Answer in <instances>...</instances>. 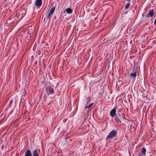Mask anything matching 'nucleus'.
<instances>
[{"label": "nucleus", "instance_id": "nucleus-1", "mask_svg": "<svg viewBox=\"0 0 156 156\" xmlns=\"http://www.w3.org/2000/svg\"><path fill=\"white\" fill-rule=\"evenodd\" d=\"M117 130H114L111 131L106 137V140H107L112 139L113 138L115 137L117 135Z\"/></svg>", "mask_w": 156, "mask_h": 156}, {"label": "nucleus", "instance_id": "nucleus-2", "mask_svg": "<svg viewBox=\"0 0 156 156\" xmlns=\"http://www.w3.org/2000/svg\"><path fill=\"white\" fill-rule=\"evenodd\" d=\"M46 91L48 95L52 94L54 93V89L52 88L51 86L49 85L46 87Z\"/></svg>", "mask_w": 156, "mask_h": 156}, {"label": "nucleus", "instance_id": "nucleus-3", "mask_svg": "<svg viewBox=\"0 0 156 156\" xmlns=\"http://www.w3.org/2000/svg\"><path fill=\"white\" fill-rule=\"evenodd\" d=\"M154 13V9H150L146 16L145 17L146 18H149V17L152 18L153 16Z\"/></svg>", "mask_w": 156, "mask_h": 156}, {"label": "nucleus", "instance_id": "nucleus-4", "mask_svg": "<svg viewBox=\"0 0 156 156\" xmlns=\"http://www.w3.org/2000/svg\"><path fill=\"white\" fill-rule=\"evenodd\" d=\"M137 71L136 70H132V72L130 74V76L132 79H134L136 78Z\"/></svg>", "mask_w": 156, "mask_h": 156}, {"label": "nucleus", "instance_id": "nucleus-5", "mask_svg": "<svg viewBox=\"0 0 156 156\" xmlns=\"http://www.w3.org/2000/svg\"><path fill=\"white\" fill-rule=\"evenodd\" d=\"M142 151L140 152L138 155V156H144L145 155L146 152V149L144 147L141 148Z\"/></svg>", "mask_w": 156, "mask_h": 156}, {"label": "nucleus", "instance_id": "nucleus-6", "mask_svg": "<svg viewBox=\"0 0 156 156\" xmlns=\"http://www.w3.org/2000/svg\"><path fill=\"white\" fill-rule=\"evenodd\" d=\"M52 14L48 12V11L45 14V17L46 20L49 21L51 20V18L52 16Z\"/></svg>", "mask_w": 156, "mask_h": 156}, {"label": "nucleus", "instance_id": "nucleus-7", "mask_svg": "<svg viewBox=\"0 0 156 156\" xmlns=\"http://www.w3.org/2000/svg\"><path fill=\"white\" fill-rule=\"evenodd\" d=\"M116 108H113L110 111V116L113 118L114 117L115 115L116 112Z\"/></svg>", "mask_w": 156, "mask_h": 156}, {"label": "nucleus", "instance_id": "nucleus-8", "mask_svg": "<svg viewBox=\"0 0 156 156\" xmlns=\"http://www.w3.org/2000/svg\"><path fill=\"white\" fill-rule=\"evenodd\" d=\"M42 3V0H36L35 2L34 5L40 7Z\"/></svg>", "mask_w": 156, "mask_h": 156}, {"label": "nucleus", "instance_id": "nucleus-9", "mask_svg": "<svg viewBox=\"0 0 156 156\" xmlns=\"http://www.w3.org/2000/svg\"><path fill=\"white\" fill-rule=\"evenodd\" d=\"M55 6L51 8L50 7L48 10V12L53 14L55 11Z\"/></svg>", "mask_w": 156, "mask_h": 156}, {"label": "nucleus", "instance_id": "nucleus-10", "mask_svg": "<svg viewBox=\"0 0 156 156\" xmlns=\"http://www.w3.org/2000/svg\"><path fill=\"white\" fill-rule=\"evenodd\" d=\"M25 156H32V153L30 150L28 149L27 150L25 153Z\"/></svg>", "mask_w": 156, "mask_h": 156}, {"label": "nucleus", "instance_id": "nucleus-11", "mask_svg": "<svg viewBox=\"0 0 156 156\" xmlns=\"http://www.w3.org/2000/svg\"><path fill=\"white\" fill-rule=\"evenodd\" d=\"M87 104L85 105V109H91V107L94 104L93 103H92L90 104L89 105L87 106Z\"/></svg>", "mask_w": 156, "mask_h": 156}, {"label": "nucleus", "instance_id": "nucleus-12", "mask_svg": "<svg viewBox=\"0 0 156 156\" xmlns=\"http://www.w3.org/2000/svg\"><path fill=\"white\" fill-rule=\"evenodd\" d=\"M33 156H39V154L37 153V149H35L33 152Z\"/></svg>", "mask_w": 156, "mask_h": 156}, {"label": "nucleus", "instance_id": "nucleus-13", "mask_svg": "<svg viewBox=\"0 0 156 156\" xmlns=\"http://www.w3.org/2000/svg\"><path fill=\"white\" fill-rule=\"evenodd\" d=\"M65 11L68 14H71L72 12V11L71 9L67 8L65 9Z\"/></svg>", "mask_w": 156, "mask_h": 156}, {"label": "nucleus", "instance_id": "nucleus-14", "mask_svg": "<svg viewBox=\"0 0 156 156\" xmlns=\"http://www.w3.org/2000/svg\"><path fill=\"white\" fill-rule=\"evenodd\" d=\"M130 5V3L129 2H126L125 5V9H127L129 7Z\"/></svg>", "mask_w": 156, "mask_h": 156}, {"label": "nucleus", "instance_id": "nucleus-15", "mask_svg": "<svg viewBox=\"0 0 156 156\" xmlns=\"http://www.w3.org/2000/svg\"><path fill=\"white\" fill-rule=\"evenodd\" d=\"M115 119L116 121L117 122H121V119L119 118V117L117 115H116Z\"/></svg>", "mask_w": 156, "mask_h": 156}, {"label": "nucleus", "instance_id": "nucleus-16", "mask_svg": "<svg viewBox=\"0 0 156 156\" xmlns=\"http://www.w3.org/2000/svg\"><path fill=\"white\" fill-rule=\"evenodd\" d=\"M137 66H138L137 65L136 63L134 62V66L133 67V69L136 70L137 71Z\"/></svg>", "mask_w": 156, "mask_h": 156}, {"label": "nucleus", "instance_id": "nucleus-17", "mask_svg": "<svg viewBox=\"0 0 156 156\" xmlns=\"http://www.w3.org/2000/svg\"><path fill=\"white\" fill-rule=\"evenodd\" d=\"M4 117V115H3L2 114H1V115H0V123L2 122V121L3 119V118Z\"/></svg>", "mask_w": 156, "mask_h": 156}, {"label": "nucleus", "instance_id": "nucleus-18", "mask_svg": "<svg viewBox=\"0 0 156 156\" xmlns=\"http://www.w3.org/2000/svg\"><path fill=\"white\" fill-rule=\"evenodd\" d=\"M47 96L45 94H44L43 96V98L44 99V101H45V99H46V98H47Z\"/></svg>", "mask_w": 156, "mask_h": 156}, {"label": "nucleus", "instance_id": "nucleus-19", "mask_svg": "<svg viewBox=\"0 0 156 156\" xmlns=\"http://www.w3.org/2000/svg\"><path fill=\"white\" fill-rule=\"evenodd\" d=\"M140 92H141V94L142 95L143 97H144V93L143 92H142V91H141Z\"/></svg>", "mask_w": 156, "mask_h": 156}, {"label": "nucleus", "instance_id": "nucleus-20", "mask_svg": "<svg viewBox=\"0 0 156 156\" xmlns=\"http://www.w3.org/2000/svg\"><path fill=\"white\" fill-rule=\"evenodd\" d=\"M14 20H15V21H16V20L15 19V18L14 17H13L12 18L11 20H13L14 21Z\"/></svg>", "mask_w": 156, "mask_h": 156}, {"label": "nucleus", "instance_id": "nucleus-21", "mask_svg": "<svg viewBox=\"0 0 156 156\" xmlns=\"http://www.w3.org/2000/svg\"><path fill=\"white\" fill-rule=\"evenodd\" d=\"M12 99H11V100H10V104H11V103H12Z\"/></svg>", "mask_w": 156, "mask_h": 156}, {"label": "nucleus", "instance_id": "nucleus-22", "mask_svg": "<svg viewBox=\"0 0 156 156\" xmlns=\"http://www.w3.org/2000/svg\"><path fill=\"white\" fill-rule=\"evenodd\" d=\"M3 147H4V145H2V149H3Z\"/></svg>", "mask_w": 156, "mask_h": 156}, {"label": "nucleus", "instance_id": "nucleus-23", "mask_svg": "<svg viewBox=\"0 0 156 156\" xmlns=\"http://www.w3.org/2000/svg\"><path fill=\"white\" fill-rule=\"evenodd\" d=\"M12 23H10V27L12 26Z\"/></svg>", "mask_w": 156, "mask_h": 156}, {"label": "nucleus", "instance_id": "nucleus-24", "mask_svg": "<svg viewBox=\"0 0 156 156\" xmlns=\"http://www.w3.org/2000/svg\"><path fill=\"white\" fill-rule=\"evenodd\" d=\"M9 107H8V108H6V111H7L8 110H9Z\"/></svg>", "mask_w": 156, "mask_h": 156}, {"label": "nucleus", "instance_id": "nucleus-25", "mask_svg": "<svg viewBox=\"0 0 156 156\" xmlns=\"http://www.w3.org/2000/svg\"><path fill=\"white\" fill-rule=\"evenodd\" d=\"M15 0H12V2H13Z\"/></svg>", "mask_w": 156, "mask_h": 156}, {"label": "nucleus", "instance_id": "nucleus-26", "mask_svg": "<svg viewBox=\"0 0 156 156\" xmlns=\"http://www.w3.org/2000/svg\"><path fill=\"white\" fill-rule=\"evenodd\" d=\"M10 106V102L9 103V106Z\"/></svg>", "mask_w": 156, "mask_h": 156}, {"label": "nucleus", "instance_id": "nucleus-27", "mask_svg": "<svg viewBox=\"0 0 156 156\" xmlns=\"http://www.w3.org/2000/svg\"><path fill=\"white\" fill-rule=\"evenodd\" d=\"M8 47L9 48V47H10V46H8Z\"/></svg>", "mask_w": 156, "mask_h": 156}, {"label": "nucleus", "instance_id": "nucleus-28", "mask_svg": "<svg viewBox=\"0 0 156 156\" xmlns=\"http://www.w3.org/2000/svg\"><path fill=\"white\" fill-rule=\"evenodd\" d=\"M14 55V54L13 55H12V56H13Z\"/></svg>", "mask_w": 156, "mask_h": 156}, {"label": "nucleus", "instance_id": "nucleus-29", "mask_svg": "<svg viewBox=\"0 0 156 156\" xmlns=\"http://www.w3.org/2000/svg\"><path fill=\"white\" fill-rule=\"evenodd\" d=\"M50 104V103H48V105H49Z\"/></svg>", "mask_w": 156, "mask_h": 156}]
</instances>
